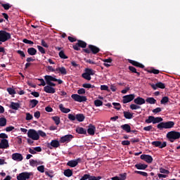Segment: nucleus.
<instances>
[{
	"label": "nucleus",
	"mask_w": 180,
	"mask_h": 180,
	"mask_svg": "<svg viewBox=\"0 0 180 180\" xmlns=\"http://www.w3.org/2000/svg\"><path fill=\"white\" fill-rule=\"evenodd\" d=\"M60 146V142L57 140H52L51 143H47L48 148H50L51 150H53V148H58V147Z\"/></svg>",
	"instance_id": "nucleus-9"
},
{
	"label": "nucleus",
	"mask_w": 180,
	"mask_h": 180,
	"mask_svg": "<svg viewBox=\"0 0 180 180\" xmlns=\"http://www.w3.org/2000/svg\"><path fill=\"white\" fill-rule=\"evenodd\" d=\"M11 33L5 30H0V41L1 43H5L8 40H11Z\"/></svg>",
	"instance_id": "nucleus-4"
},
{
	"label": "nucleus",
	"mask_w": 180,
	"mask_h": 180,
	"mask_svg": "<svg viewBox=\"0 0 180 180\" xmlns=\"http://www.w3.org/2000/svg\"><path fill=\"white\" fill-rule=\"evenodd\" d=\"M20 108V104L19 103H15L12 101L9 105L10 109H13V110H18Z\"/></svg>",
	"instance_id": "nucleus-22"
},
{
	"label": "nucleus",
	"mask_w": 180,
	"mask_h": 180,
	"mask_svg": "<svg viewBox=\"0 0 180 180\" xmlns=\"http://www.w3.org/2000/svg\"><path fill=\"white\" fill-rule=\"evenodd\" d=\"M128 63L134 65V67H138L139 68H144L145 67L144 65L141 64V63H139L136 60H133L131 59H128Z\"/></svg>",
	"instance_id": "nucleus-16"
},
{
	"label": "nucleus",
	"mask_w": 180,
	"mask_h": 180,
	"mask_svg": "<svg viewBox=\"0 0 180 180\" xmlns=\"http://www.w3.org/2000/svg\"><path fill=\"white\" fill-rule=\"evenodd\" d=\"M32 175H33V173L32 172H24L19 174V175L17 176V179L18 180L30 179V176H32Z\"/></svg>",
	"instance_id": "nucleus-6"
},
{
	"label": "nucleus",
	"mask_w": 180,
	"mask_h": 180,
	"mask_svg": "<svg viewBox=\"0 0 180 180\" xmlns=\"http://www.w3.org/2000/svg\"><path fill=\"white\" fill-rule=\"evenodd\" d=\"M76 132L78 133V134H86V129L83 127H77L76 128Z\"/></svg>",
	"instance_id": "nucleus-31"
},
{
	"label": "nucleus",
	"mask_w": 180,
	"mask_h": 180,
	"mask_svg": "<svg viewBox=\"0 0 180 180\" xmlns=\"http://www.w3.org/2000/svg\"><path fill=\"white\" fill-rule=\"evenodd\" d=\"M134 98H136V95L134 94L124 96L122 97V103H129V102H131V101H134Z\"/></svg>",
	"instance_id": "nucleus-8"
},
{
	"label": "nucleus",
	"mask_w": 180,
	"mask_h": 180,
	"mask_svg": "<svg viewBox=\"0 0 180 180\" xmlns=\"http://www.w3.org/2000/svg\"><path fill=\"white\" fill-rule=\"evenodd\" d=\"M128 69L129 70V71L131 72H132L133 74H136L137 77H140V72H137V69H136V68L133 67V66H129Z\"/></svg>",
	"instance_id": "nucleus-29"
},
{
	"label": "nucleus",
	"mask_w": 180,
	"mask_h": 180,
	"mask_svg": "<svg viewBox=\"0 0 180 180\" xmlns=\"http://www.w3.org/2000/svg\"><path fill=\"white\" fill-rule=\"evenodd\" d=\"M59 109L63 113H70V112H71L70 108H65L63 104L59 105Z\"/></svg>",
	"instance_id": "nucleus-25"
},
{
	"label": "nucleus",
	"mask_w": 180,
	"mask_h": 180,
	"mask_svg": "<svg viewBox=\"0 0 180 180\" xmlns=\"http://www.w3.org/2000/svg\"><path fill=\"white\" fill-rule=\"evenodd\" d=\"M112 105L114 106V109H116L117 110H120L122 108V105L119 103H112Z\"/></svg>",
	"instance_id": "nucleus-46"
},
{
	"label": "nucleus",
	"mask_w": 180,
	"mask_h": 180,
	"mask_svg": "<svg viewBox=\"0 0 180 180\" xmlns=\"http://www.w3.org/2000/svg\"><path fill=\"white\" fill-rule=\"evenodd\" d=\"M37 133H38L39 137H40V136H41V137H46V134H45V132L43 131H41V130H39V131H37Z\"/></svg>",
	"instance_id": "nucleus-55"
},
{
	"label": "nucleus",
	"mask_w": 180,
	"mask_h": 180,
	"mask_svg": "<svg viewBox=\"0 0 180 180\" xmlns=\"http://www.w3.org/2000/svg\"><path fill=\"white\" fill-rule=\"evenodd\" d=\"M7 92H8L9 95H15L16 94V91L13 89V88H7Z\"/></svg>",
	"instance_id": "nucleus-47"
},
{
	"label": "nucleus",
	"mask_w": 180,
	"mask_h": 180,
	"mask_svg": "<svg viewBox=\"0 0 180 180\" xmlns=\"http://www.w3.org/2000/svg\"><path fill=\"white\" fill-rule=\"evenodd\" d=\"M143 130H144L145 131H150V130H153V126L149 125V126H148V127H143Z\"/></svg>",
	"instance_id": "nucleus-61"
},
{
	"label": "nucleus",
	"mask_w": 180,
	"mask_h": 180,
	"mask_svg": "<svg viewBox=\"0 0 180 180\" xmlns=\"http://www.w3.org/2000/svg\"><path fill=\"white\" fill-rule=\"evenodd\" d=\"M63 174L65 175V176L70 178V176H72V170H71V169H65L63 172Z\"/></svg>",
	"instance_id": "nucleus-32"
},
{
	"label": "nucleus",
	"mask_w": 180,
	"mask_h": 180,
	"mask_svg": "<svg viewBox=\"0 0 180 180\" xmlns=\"http://www.w3.org/2000/svg\"><path fill=\"white\" fill-rule=\"evenodd\" d=\"M160 174H169V172L168 170H167L162 167L160 168Z\"/></svg>",
	"instance_id": "nucleus-57"
},
{
	"label": "nucleus",
	"mask_w": 180,
	"mask_h": 180,
	"mask_svg": "<svg viewBox=\"0 0 180 180\" xmlns=\"http://www.w3.org/2000/svg\"><path fill=\"white\" fill-rule=\"evenodd\" d=\"M146 123L150 124V123H154V116L150 115L148 117V119L145 120Z\"/></svg>",
	"instance_id": "nucleus-41"
},
{
	"label": "nucleus",
	"mask_w": 180,
	"mask_h": 180,
	"mask_svg": "<svg viewBox=\"0 0 180 180\" xmlns=\"http://www.w3.org/2000/svg\"><path fill=\"white\" fill-rule=\"evenodd\" d=\"M68 119L71 122H75V120H77V122H81L85 120V115L81 113L77 115L68 114Z\"/></svg>",
	"instance_id": "nucleus-3"
},
{
	"label": "nucleus",
	"mask_w": 180,
	"mask_h": 180,
	"mask_svg": "<svg viewBox=\"0 0 180 180\" xmlns=\"http://www.w3.org/2000/svg\"><path fill=\"white\" fill-rule=\"evenodd\" d=\"M71 98L74 99L76 102H85L86 101V96H80L78 94H72Z\"/></svg>",
	"instance_id": "nucleus-7"
},
{
	"label": "nucleus",
	"mask_w": 180,
	"mask_h": 180,
	"mask_svg": "<svg viewBox=\"0 0 180 180\" xmlns=\"http://www.w3.org/2000/svg\"><path fill=\"white\" fill-rule=\"evenodd\" d=\"M175 126V122L174 121H168L165 122H160L157 125V128L159 130H162L163 129H172Z\"/></svg>",
	"instance_id": "nucleus-1"
},
{
	"label": "nucleus",
	"mask_w": 180,
	"mask_h": 180,
	"mask_svg": "<svg viewBox=\"0 0 180 180\" xmlns=\"http://www.w3.org/2000/svg\"><path fill=\"white\" fill-rule=\"evenodd\" d=\"M74 136L71 134L65 135L60 138V143H70Z\"/></svg>",
	"instance_id": "nucleus-15"
},
{
	"label": "nucleus",
	"mask_w": 180,
	"mask_h": 180,
	"mask_svg": "<svg viewBox=\"0 0 180 180\" xmlns=\"http://www.w3.org/2000/svg\"><path fill=\"white\" fill-rule=\"evenodd\" d=\"M0 5L4 8V9H5V11H9V9L12 8V5H10L8 3L4 4L0 1Z\"/></svg>",
	"instance_id": "nucleus-33"
},
{
	"label": "nucleus",
	"mask_w": 180,
	"mask_h": 180,
	"mask_svg": "<svg viewBox=\"0 0 180 180\" xmlns=\"http://www.w3.org/2000/svg\"><path fill=\"white\" fill-rule=\"evenodd\" d=\"M12 160H13V161H22V160H23V155L18 153H13Z\"/></svg>",
	"instance_id": "nucleus-18"
},
{
	"label": "nucleus",
	"mask_w": 180,
	"mask_h": 180,
	"mask_svg": "<svg viewBox=\"0 0 180 180\" xmlns=\"http://www.w3.org/2000/svg\"><path fill=\"white\" fill-rule=\"evenodd\" d=\"M99 51H101V49L96 46L91 45V53H92V54H98Z\"/></svg>",
	"instance_id": "nucleus-24"
},
{
	"label": "nucleus",
	"mask_w": 180,
	"mask_h": 180,
	"mask_svg": "<svg viewBox=\"0 0 180 180\" xmlns=\"http://www.w3.org/2000/svg\"><path fill=\"white\" fill-rule=\"evenodd\" d=\"M121 129L126 133H131V127L129 124L121 125Z\"/></svg>",
	"instance_id": "nucleus-23"
},
{
	"label": "nucleus",
	"mask_w": 180,
	"mask_h": 180,
	"mask_svg": "<svg viewBox=\"0 0 180 180\" xmlns=\"http://www.w3.org/2000/svg\"><path fill=\"white\" fill-rule=\"evenodd\" d=\"M150 86L153 88V89H154V91H155L157 88H160V89H165V84L161 82H159L156 84H150Z\"/></svg>",
	"instance_id": "nucleus-10"
},
{
	"label": "nucleus",
	"mask_w": 180,
	"mask_h": 180,
	"mask_svg": "<svg viewBox=\"0 0 180 180\" xmlns=\"http://www.w3.org/2000/svg\"><path fill=\"white\" fill-rule=\"evenodd\" d=\"M81 158H78L77 160H72L68 162L67 165L68 167H70L71 168H75V167H77L78 165V163L80 162Z\"/></svg>",
	"instance_id": "nucleus-12"
},
{
	"label": "nucleus",
	"mask_w": 180,
	"mask_h": 180,
	"mask_svg": "<svg viewBox=\"0 0 180 180\" xmlns=\"http://www.w3.org/2000/svg\"><path fill=\"white\" fill-rule=\"evenodd\" d=\"M102 179V176H91V180H100Z\"/></svg>",
	"instance_id": "nucleus-64"
},
{
	"label": "nucleus",
	"mask_w": 180,
	"mask_h": 180,
	"mask_svg": "<svg viewBox=\"0 0 180 180\" xmlns=\"http://www.w3.org/2000/svg\"><path fill=\"white\" fill-rule=\"evenodd\" d=\"M0 148L6 149L9 148V141L7 139H1L0 142Z\"/></svg>",
	"instance_id": "nucleus-17"
},
{
	"label": "nucleus",
	"mask_w": 180,
	"mask_h": 180,
	"mask_svg": "<svg viewBox=\"0 0 180 180\" xmlns=\"http://www.w3.org/2000/svg\"><path fill=\"white\" fill-rule=\"evenodd\" d=\"M148 167V165L146 164L139 163L135 165V168H136V169H146Z\"/></svg>",
	"instance_id": "nucleus-26"
},
{
	"label": "nucleus",
	"mask_w": 180,
	"mask_h": 180,
	"mask_svg": "<svg viewBox=\"0 0 180 180\" xmlns=\"http://www.w3.org/2000/svg\"><path fill=\"white\" fill-rule=\"evenodd\" d=\"M129 108L131 109V110H137V109L141 108V107L137 104H131Z\"/></svg>",
	"instance_id": "nucleus-40"
},
{
	"label": "nucleus",
	"mask_w": 180,
	"mask_h": 180,
	"mask_svg": "<svg viewBox=\"0 0 180 180\" xmlns=\"http://www.w3.org/2000/svg\"><path fill=\"white\" fill-rule=\"evenodd\" d=\"M135 174H139V175H142V176H148V174L146 172H141V171H135Z\"/></svg>",
	"instance_id": "nucleus-48"
},
{
	"label": "nucleus",
	"mask_w": 180,
	"mask_h": 180,
	"mask_svg": "<svg viewBox=\"0 0 180 180\" xmlns=\"http://www.w3.org/2000/svg\"><path fill=\"white\" fill-rule=\"evenodd\" d=\"M6 126V118L1 117L0 118V127H5Z\"/></svg>",
	"instance_id": "nucleus-38"
},
{
	"label": "nucleus",
	"mask_w": 180,
	"mask_h": 180,
	"mask_svg": "<svg viewBox=\"0 0 180 180\" xmlns=\"http://www.w3.org/2000/svg\"><path fill=\"white\" fill-rule=\"evenodd\" d=\"M39 165V162H37V160H30V165H31V167H36Z\"/></svg>",
	"instance_id": "nucleus-45"
},
{
	"label": "nucleus",
	"mask_w": 180,
	"mask_h": 180,
	"mask_svg": "<svg viewBox=\"0 0 180 180\" xmlns=\"http://www.w3.org/2000/svg\"><path fill=\"white\" fill-rule=\"evenodd\" d=\"M38 103H39V101H37L36 99H32V100L30 101L29 106L31 108H36V106H37Z\"/></svg>",
	"instance_id": "nucleus-27"
},
{
	"label": "nucleus",
	"mask_w": 180,
	"mask_h": 180,
	"mask_svg": "<svg viewBox=\"0 0 180 180\" xmlns=\"http://www.w3.org/2000/svg\"><path fill=\"white\" fill-rule=\"evenodd\" d=\"M37 79L41 82V84H39V86H46V82L44 81V79Z\"/></svg>",
	"instance_id": "nucleus-59"
},
{
	"label": "nucleus",
	"mask_w": 180,
	"mask_h": 180,
	"mask_svg": "<svg viewBox=\"0 0 180 180\" xmlns=\"http://www.w3.org/2000/svg\"><path fill=\"white\" fill-rule=\"evenodd\" d=\"M168 102H169V98H168V96L162 97V100L160 101V103L162 105H164L165 103H168Z\"/></svg>",
	"instance_id": "nucleus-42"
},
{
	"label": "nucleus",
	"mask_w": 180,
	"mask_h": 180,
	"mask_svg": "<svg viewBox=\"0 0 180 180\" xmlns=\"http://www.w3.org/2000/svg\"><path fill=\"white\" fill-rule=\"evenodd\" d=\"M167 138L169 139L170 143H174L175 140L180 139V132L172 131L167 134Z\"/></svg>",
	"instance_id": "nucleus-2"
},
{
	"label": "nucleus",
	"mask_w": 180,
	"mask_h": 180,
	"mask_svg": "<svg viewBox=\"0 0 180 180\" xmlns=\"http://www.w3.org/2000/svg\"><path fill=\"white\" fill-rule=\"evenodd\" d=\"M146 102H147V103H150V105H154L157 103V100L153 97H148L146 99Z\"/></svg>",
	"instance_id": "nucleus-30"
},
{
	"label": "nucleus",
	"mask_w": 180,
	"mask_h": 180,
	"mask_svg": "<svg viewBox=\"0 0 180 180\" xmlns=\"http://www.w3.org/2000/svg\"><path fill=\"white\" fill-rule=\"evenodd\" d=\"M37 171H39V172H41V174H43V172H44V165L39 166L37 167Z\"/></svg>",
	"instance_id": "nucleus-60"
},
{
	"label": "nucleus",
	"mask_w": 180,
	"mask_h": 180,
	"mask_svg": "<svg viewBox=\"0 0 180 180\" xmlns=\"http://www.w3.org/2000/svg\"><path fill=\"white\" fill-rule=\"evenodd\" d=\"M151 144L155 147H158L159 148H164L167 146V142H163L162 143V142L160 141H153Z\"/></svg>",
	"instance_id": "nucleus-13"
},
{
	"label": "nucleus",
	"mask_w": 180,
	"mask_h": 180,
	"mask_svg": "<svg viewBox=\"0 0 180 180\" xmlns=\"http://www.w3.org/2000/svg\"><path fill=\"white\" fill-rule=\"evenodd\" d=\"M37 47L41 54H46V50L44 48H43V46L38 45Z\"/></svg>",
	"instance_id": "nucleus-50"
},
{
	"label": "nucleus",
	"mask_w": 180,
	"mask_h": 180,
	"mask_svg": "<svg viewBox=\"0 0 180 180\" xmlns=\"http://www.w3.org/2000/svg\"><path fill=\"white\" fill-rule=\"evenodd\" d=\"M101 91H109V86H108L107 85H101Z\"/></svg>",
	"instance_id": "nucleus-62"
},
{
	"label": "nucleus",
	"mask_w": 180,
	"mask_h": 180,
	"mask_svg": "<svg viewBox=\"0 0 180 180\" xmlns=\"http://www.w3.org/2000/svg\"><path fill=\"white\" fill-rule=\"evenodd\" d=\"M13 130H15V127L9 126L6 128V131H12Z\"/></svg>",
	"instance_id": "nucleus-63"
},
{
	"label": "nucleus",
	"mask_w": 180,
	"mask_h": 180,
	"mask_svg": "<svg viewBox=\"0 0 180 180\" xmlns=\"http://www.w3.org/2000/svg\"><path fill=\"white\" fill-rule=\"evenodd\" d=\"M96 134H98V132H96V127L95 125L91 124V136H95Z\"/></svg>",
	"instance_id": "nucleus-39"
},
{
	"label": "nucleus",
	"mask_w": 180,
	"mask_h": 180,
	"mask_svg": "<svg viewBox=\"0 0 180 180\" xmlns=\"http://www.w3.org/2000/svg\"><path fill=\"white\" fill-rule=\"evenodd\" d=\"M18 54L20 56V57L23 59L25 57H26V55L25 54V52L23 51L18 50L17 51Z\"/></svg>",
	"instance_id": "nucleus-54"
},
{
	"label": "nucleus",
	"mask_w": 180,
	"mask_h": 180,
	"mask_svg": "<svg viewBox=\"0 0 180 180\" xmlns=\"http://www.w3.org/2000/svg\"><path fill=\"white\" fill-rule=\"evenodd\" d=\"M44 79L46 82V84H50V82H55V81H57V79L51 75H46L44 76Z\"/></svg>",
	"instance_id": "nucleus-21"
},
{
	"label": "nucleus",
	"mask_w": 180,
	"mask_h": 180,
	"mask_svg": "<svg viewBox=\"0 0 180 180\" xmlns=\"http://www.w3.org/2000/svg\"><path fill=\"white\" fill-rule=\"evenodd\" d=\"M94 105L95 106H102V105H103V102L101 100H96L94 101Z\"/></svg>",
	"instance_id": "nucleus-52"
},
{
	"label": "nucleus",
	"mask_w": 180,
	"mask_h": 180,
	"mask_svg": "<svg viewBox=\"0 0 180 180\" xmlns=\"http://www.w3.org/2000/svg\"><path fill=\"white\" fill-rule=\"evenodd\" d=\"M86 179L91 180V175H89V174H84V175L80 179V180H86Z\"/></svg>",
	"instance_id": "nucleus-56"
},
{
	"label": "nucleus",
	"mask_w": 180,
	"mask_h": 180,
	"mask_svg": "<svg viewBox=\"0 0 180 180\" xmlns=\"http://www.w3.org/2000/svg\"><path fill=\"white\" fill-rule=\"evenodd\" d=\"M52 120H53L56 126H58V124H60V117L58 116L52 117Z\"/></svg>",
	"instance_id": "nucleus-43"
},
{
	"label": "nucleus",
	"mask_w": 180,
	"mask_h": 180,
	"mask_svg": "<svg viewBox=\"0 0 180 180\" xmlns=\"http://www.w3.org/2000/svg\"><path fill=\"white\" fill-rule=\"evenodd\" d=\"M124 117H125V119H133V113H131L129 111H124Z\"/></svg>",
	"instance_id": "nucleus-34"
},
{
	"label": "nucleus",
	"mask_w": 180,
	"mask_h": 180,
	"mask_svg": "<svg viewBox=\"0 0 180 180\" xmlns=\"http://www.w3.org/2000/svg\"><path fill=\"white\" fill-rule=\"evenodd\" d=\"M134 102L136 105H141L146 103V100L140 96L137 97L134 100Z\"/></svg>",
	"instance_id": "nucleus-20"
},
{
	"label": "nucleus",
	"mask_w": 180,
	"mask_h": 180,
	"mask_svg": "<svg viewBox=\"0 0 180 180\" xmlns=\"http://www.w3.org/2000/svg\"><path fill=\"white\" fill-rule=\"evenodd\" d=\"M127 176V174L123 173V174H120L118 176V178L120 179V180H126Z\"/></svg>",
	"instance_id": "nucleus-49"
},
{
	"label": "nucleus",
	"mask_w": 180,
	"mask_h": 180,
	"mask_svg": "<svg viewBox=\"0 0 180 180\" xmlns=\"http://www.w3.org/2000/svg\"><path fill=\"white\" fill-rule=\"evenodd\" d=\"M140 158L141 160L146 161L148 164H151L153 161V156L150 155H141Z\"/></svg>",
	"instance_id": "nucleus-11"
},
{
	"label": "nucleus",
	"mask_w": 180,
	"mask_h": 180,
	"mask_svg": "<svg viewBox=\"0 0 180 180\" xmlns=\"http://www.w3.org/2000/svg\"><path fill=\"white\" fill-rule=\"evenodd\" d=\"M56 71H59L63 75H67V70L64 67L58 68Z\"/></svg>",
	"instance_id": "nucleus-35"
},
{
	"label": "nucleus",
	"mask_w": 180,
	"mask_h": 180,
	"mask_svg": "<svg viewBox=\"0 0 180 180\" xmlns=\"http://www.w3.org/2000/svg\"><path fill=\"white\" fill-rule=\"evenodd\" d=\"M32 119H33V115H32L30 113L27 112L26 113V117H25V120H32Z\"/></svg>",
	"instance_id": "nucleus-58"
},
{
	"label": "nucleus",
	"mask_w": 180,
	"mask_h": 180,
	"mask_svg": "<svg viewBox=\"0 0 180 180\" xmlns=\"http://www.w3.org/2000/svg\"><path fill=\"white\" fill-rule=\"evenodd\" d=\"M27 53L30 56H36V54H37V50L34 48H29Z\"/></svg>",
	"instance_id": "nucleus-28"
},
{
	"label": "nucleus",
	"mask_w": 180,
	"mask_h": 180,
	"mask_svg": "<svg viewBox=\"0 0 180 180\" xmlns=\"http://www.w3.org/2000/svg\"><path fill=\"white\" fill-rule=\"evenodd\" d=\"M44 91L46 94H56V89L49 86V84L44 87Z\"/></svg>",
	"instance_id": "nucleus-19"
},
{
	"label": "nucleus",
	"mask_w": 180,
	"mask_h": 180,
	"mask_svg": "<svg viewBox=\"0 0 180 180\" xmlns=\"http://www.w3.org/2000/svg\"><path fill=\"white\" fill-rule=\"evenodd\" d=\"M59 57L60 58H63V60H67V58H68V56H65V53H64V51H60L59 52Z\"/></svg>",
	"instance_id": "nucleus-44"
},
{
	"label": "nucleus",
	"mask_w": 180,
	"mask_h": 180,
	"mask_svg": "<svg viewBox=\"0 0 180 180\" xmlns=\"http://www.w3.org/2000/svg\"><path fill=\"white\" fill-rule=\"evenodd\" d=\"M77 44L79 47H81L82 49H85V47H86V42L82 40H77Z\"/></svg>",
	"instance_id": "nucleus-37"
},
{
	"label": "nucleus",
	"mask_w": 180,
	"mask_h": 180,
	"mask_svg": "<svg viewBox=\"0 0 180 180\" xmlns=\"http://www.w3.org/2000/svg\"><path fill=\"white\" fill-rule=\"evenodd\" d=\"M162 117H153V124H155L157 123H162Z\"/></svg>",
	"instance_id": "nucleus-36"
},
{
	"label": "nucleus",
	"mask_w": 180,
	"mask_h": 180,
	"mask_svg": "<svg viewBox=\"0 0 180 180\" xmlns=\"http://www.w3.org/2000/svg\"><path fill=\"white\" fill-rule=\"evenodd\" d=\"M22 43H25V44H34V42H33V41L29 40L27 39H24L22 40Z\"/></svg>",
	"instance_id": "nucleus-53"
},
{
	"label": "nucleus",
	"mask_w": 180,
	"mask_h": 180,
	"mask_svg": "<svg viewBox=\"0 0 180 180\" xmlns=\"http://www.w3.org/2000/svg\"><path fill=\"white\" fill-rule=\"evenodd\" d=\"M82 77L84 78V79H87V81H91V69L86 68L85 72L82 75Z\"/></svg>",
	"instance_id": "nucleus-14"
},
{
	"label": "nucleus",
	"mask_w": 180,
	"mask_h": 180,
	"mask_svg": "<svg viewBox=\"0 0 180 180\" xmlns=\"http://www.w3.org/2000/svg\"><path fill=\"white\" fill-rule=\"evenodd\" d=\"M148 72H149V74L158 75V73L160 72V70L157 69H152V70H148Z\"/></svg>",
	"instance_id": "nucleus-51"
},
{
	"label": "nucleus",
	"mask_w": 180,
	"mask_h": 180,
	"mask_svg": "<svg viewBox=\"0 0 180 180\" xmlns=\"http://www.w3.org/2000/svg\"><path fill=\"white\" fill-rule=\"evenodd\" d=\"M27 136L32 140H39V139L38 132L32 129L28 130Z\"/></svg>",
	"instance_id": "nucleus-5"
}]
</instances>
